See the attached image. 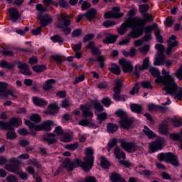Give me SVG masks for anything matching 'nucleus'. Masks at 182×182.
I'll return each mask as SVG.
<instances>
[{
	"instance_id": "1",
	"label": "nucleus",
	"mask_w": 182,
	"mask_h": 182,
	"mask_svg": "<svg viewBox=\"0 0 182 182\" xmlns=\"http://www.w3.org/2000/svg\"><path fill=\"white\" fill-rule=\"evenodd\" d=\"M149 70L152 76L156 77L155 79V83H162L164 85L162 89L166 92L167 95H171L172 96L175 95L174 99L181 100L182 88L177 87V83H176L173 77L170 75V73L163 68L161 71L163 75H160V70L153 66L149 67Z\"/></svg>"
},
{
	"instance_id": "2",
	"label": "nucleus",
	"mask_w": 182,
	"mask_h": 182,
	"mask_svg": "<svg viewBox=\"0 0 182 182\" xmlns=\"http://www.w3.org/2000/svg\"><path fill=\"white\" fill-rule=\"evenodd\" d=\"M127 28H132V31L128 34V36H131L134 39H137L140 38L144 33V28L143 27H137L136 23L133 22V18L127 21L124 24L118 28V32L119 35H124L127 32Z\"/></svg>"
},
{
	"instance_id": "3",
	"label": "nucleus",
	"mask_w": 182,
	"mask_h": 182,
	"mask_svg": "<svg viewBox=\"0 0 182 182\" xmlns=\"http://www.w3.org/2000/svg\"><path fill=\"white\" fill-rule=\"evenodd\" d=\"M85 161L81 164V167L85 171V173H89V170H91L92 167H93V163L95 161V157H93V154H95V151L92 147H87L85 150Z\"/></svg>"
},
{
	"instance_id": "4",
	"label": "nucleus",
	"mask_w": 182,
	"mask_h": 182,
	"mask_svg": "<svg viewBox=\"0 0 182 182\" xmlns=\"http://www.w3.org/2000/svg\"><path fill=\"white\" fill-rule=\"evenodd\" d=\"M25 124L26 126H28L31 132H33L34 130L36 132H41L42 130H44L45 132H50V130H52L50 126H53V122L50 120H47L43 122L41 124L36 125L32 123V122H31L30 120H26Z\"/></svg>"
},
{
	"instance_id": "5",
	"label": "nucleus",
	"mask_w": 182,
	"mask_h": 182,
	"mask_svg": "<svg viewBox=\"0 0 182 182\" xmlns=\"http://www.w3.org/2000/svg\"><path fill=\"white\" fill-rule=\"evenodd\" d=\"M82 161L80 159H75L74 161H70V159H66L61 166L54 173V176H58L60 171H63V168H66L67 171H73V168H76L80 166Z\"/></svg>"
},
{
	"instance_id": "6",
	"label": "nucleus",
	"mask_w": 182,
	"mask_h": 182,
	"mask_svg": "<svg viewBox=\"0 0 182 182\" xmlns=\"http://www.w3.org/2000/svg\"><path fill=\"white\" fill-rule=\"evenodd\" d=\"M158 159L160 161H166V163H171L174 167H178L180 163L177 156L171 152L161 153L158 155Z\"/></svg>"
},
{
	"instance_id": "7",
	"label": "nucleus",
	"mask_w": 182,
	"mask_h": 182,
	"mask_svg": "<svg viewBox=\"0 0 182 182\" xmlns=\"http://www.w3.org/2000/svg\"><path fill=\"white\" fill-rule=\"evenodd\" d=\"M22 124L21 118H11L9 122L0 121V129L1 130H12L14 127H19Z\"/></svg>"
},
{
	"instance_id": "8",
	"label": "nucleus",
	"mask_w": 182,
	"mask_h": 182,
	"mask_svg": "<svg viewBox=\"0 0 182 182\" xmlns=\"http://www.w3.org/2000/svg\"><path fill=\"white\" fill-rule=\"evenodd\" d=\"M144 18H140L139 17L132 18V22L135 23L136 27L141 28L144 25H146L147 22H153V16L149 13H144L141 14Z\"/></svg>"
},
{
	"instance_id": "9",
	"label": "nucleus",
	"mask_w": 182,
	"mask_h": 182,
	"mask_svg": "<svg viewBox=\"0 0 182 182\" xmlns=\"http://www.w3.org/2000/svg\"><path fill=\"white\" fill-rule=\"evenodd\" d=\"M155 48H156L158 52H159V55L154 62V66H160V65H164V59L166 58V56L164 55L165 50L164 46L162 44L157 43L155 46Z\"/></svg>"
},
{
	"instance_id": "10",
	"label": "nucleus",
	"mask_w": 182,
	"mask_h": 182,
	"mask_svg": "<svg viewBox=\"0 0 182 182\" xmlns=\"http://www.w3.org/2000/svg\"><path fill=\"white\" fill-rule=\"evenodd\" d=\"M6 87H8L7 83L4 82H0V99H4V97L8 99V95L12 96V97H14L15 100L18 99V97L14 95V92H12L11 90L6 89Z\"/></svg>"
},
{
	"instance_id": "11",
	"label": "nucleus",
	"mask_w": 182,
	"mask_h": 182,
	"mask_svg": "<svg viewBox=\"0 0 182 182\" xmlns=\"http://www.w3.org/2000/svg\"><path fill=\"white\" fill-rule=\"evenodd\" d=\"M121 147L127 151V153H132L137 150V145L134 142H128L124 139H119Z\"/></svg>"
},
{
	"instance_id": "12",
	"label": "nucleus",
	"mask_w": 182,
	"mask_h": 182,
	"mask_svg": "<svg viewBox=\"0 0 182 182\" xmlns=\"http://www.w3.org/2000/svg\"><path fill=\"white\" fill-rule=\"evenodd\" d=\"M120 12V8L119 7H112V11H109L104 14L105 19H111L114 18V19H119L124 16L123 13Z\"/></svg>"
},
{
	"instance_id": "13",
	"label": "nucleus",
	"mask_w": 182,
	"mask_h": 182,
	"mask_svg": "<svg viewBox=\"0 0 182 182\" xmlns=\"http://www.w3.org/2000/svg\"><path fill=\"white\" fill-rule=\"evenodd\" d=\"M163 144H164V139L163 138H158L156 140L151 141L149 144L151 153H156V151L161 150L163 149Z\"/></svg>"
},
{
	"instance_id": "14",
	"label": "nucleus",
	"mask_w": 182,
	"mask_h": 182,
	"mask_svg": "<svg viewBox=\"0 0 182 182\" xmlns=\"http://www.w3.org/2000/svg\"><path fill=\"white\" fill-rule=\"evenodd\" d=\"M119 64L124 73H132L133 72V65L130 60L122 58L119 60Z\"/></svg>"
},
{
	"instance_id": "15",
	"label": "nucleus",
	"mask_w": 182,
	"mask_h": 182,
	"mask_svg": "<svg viewBox=\"0 0 182 182\" xmlns=\"http://www.w3.org/2000/svg\"><path fill=\"white\" fill-rule=\"evenodd\" d=\"M91 53L92 55H99V56L97 57V60L100 63V67L101 68H105V58L103 57V55H102V50H100V48L96 46L94 47L91 50Z\"/></svg>"
},
{
	"instance_id": "16",
	"label": "nucleus",
	"mask_w": 182,
	"mask_h": 182,
	"mask_svg": "<svg viewBox=\"0 0 182 182\" xmlns=\"http://www.w3.org/2000/svg\"><path fill=\"white\" fill-rule=\"evenodd\" d=\"M176 39L177 36H176L175 35H172L167 41V43H168V48L166 50L167 55H171L173 48H175V46H177V45H178V41H176Z\"/></svg>"
},
{
	"instance_id": "17",
	"label": "nucleus",
	"mask_w": 182,
	"mask_h": 182,
	"mask_svg": "<svg viewBox=\"0 0 182 182\" xmlns=\"http://www.w3.org/2000/svg\"><path fill=\"white\" fill-rule=\"evenodd\" d=\"M17 68L20 70V73L21 75H25L26 76H31L32 75V71L29 70V66L28 64L22 62L17 63Z\"/></svg>"
},
{
	"instance_id": "18",
	"label": "nucleus",
	"mask_w": 182,
	"mask_h": 182,
	"mask_svg": "<svg viewBox=\"0 0 182 182\" xmlns=\"http://www.w3.org/2000/svg\"><path fill=\"white\" fill-rule=\"evenodd\" d=\"M9 15L12 22H17L18 19L21 18V14L17 9L11 8L9 10Z\"/></svg>"
},
{
	"instance_id": "19",
	"label": "nucleus",
	"mask_w": 182,
	"mask_h": 182,
	"mask_svg": "<svg viewBox=\"0 0 182 182\" xmlns=\"http://www.w3.org/2000/svg\"><path fill=\"white\" fill-rule=\"evenodd\" d=\"M105 39L102 40L103 43H114L119 38V36H114L108 33L103 34Z\"/></svg>"
},
{
	"instance_id": "20",
	"label": "nucleus",
	"mask_w": 182,
	"mask_h": 182,
	"mask_svg": "<svg viewBox=\"0 0 182 182\" xmlns=\"http://www.w3.org/2000/svg\"><path fill=\"white\" fill-rule=\"evenodd\" d=\"M53 19L52 16L49 14H44L43 18L41 20V27L45 28V26H48L50 23H52Z\"/></svg>"
},
{
	"instance_id": "21",
	"label": "nucleus",
	"mask_w": 182,
	"mask_h": 182,
	"mask_svg": "<svg viewBox=\"0 0 182 182\" xmlns=\"http://www.w3.org/2000/svg\"><path fill=\"white\" fill-rule=\"evenodd\" d=\"M44 141H47L48 144H55L58 140L56 139V135L53 133H48L46 136L43 138Z\"/></svg>"
},
{
	"instance_id": "22",
	"label": "nucleus",
	"mask_w": 182,
	"mask_h": 182,
	"mask_svg": "<svg viewBox=\"0 0 182 182\" xmlns=\"http://www.w3.org/2000/svg\"><path fill=\"white\" fill-rule=\"evenodd\" d=\"M114 154L116 159H118L119 160H121V159L126 160V154H124V151H123L120 147L117 146H116L114 149Z\"/></svg>"
},
{
	"instance_id": "23",
	"label": "nucleus",
	"mask_w": 182,
	"mask_h": 182,
	"mask_svg": "<svg viewBox=\"0 0 182 182\" xmlns=\"http://www.w3.org/2000/svg\"><path fill=\"white\" fill-rule=\"evenodd\" d=\"M119 124L122 129H130V127H133V120L127 117L125 119L120 120Z\"/></svg>"
},
{
	"instance_id": "24",
	"label": "nucleus",
	"mask_w": 182,
	"mask_h": 182,
	"mask_svg": "<svg viewBox=\"0 0 182 182\" xmlns=\"http://www.w3.org/2000/svg\"><path fill=\"white\" fill-rule=\"evenodd\" d=\"M49 109L46 111L45 113L46 114H48L49 116H55L56 113H58V109H59V107L57 104H51L48 105Z\"/></svg>"
},
{
	"instance_id": "25",
	"label": "nucleus",
	"mask_w": 182,
	"mask_h": 182,
	"mask_svg": "<svg viewBox=\"0 0 182 182\" xmlns=\"http://www.w3.org/2000/svg\"><path fill=\"white\" fill-rule=\"evenodd\" d=\"M80 109L82 112V116L84 117H93V112H92V109L90 107L85 105H81Z\"/></svg>"
},
{
	"instance_id": "26",
	"label": "nucleus",
	"mask_w": 182,
	"mask_h": 182,
	"mask_svg": "<svg viewBox=\"0 0 182 182\" xmlns=\"http://www.w3.org/2000/svg\"><path fill=\"white\" fill-rule=\"evenodd\" d=\"M97 12V11L94 8H92L84 14V16L87 21H92V19H95V18H96Z\"/></svg>"
},
{
	"instance_id": "27",
	"label": "nucleus",
	"mask_w": 182,
	"mask_h": 182,
	"mask_svg": "<svg viewBox=\"0 0 182 182\" xmlns=\"http://www.w3.org/2000/svg\"><path fill=\"white\" fill-rule=\"evenodd\" d=\"M56 83V80L50 79L46 81V84L43 86V89L45 92H48V90H50V89H53V85Z\"/></svg>"
},
{
	"instance_id": "28",
	"label": "nucleus",
	"mask_w": 182,
	"mask_h": 182,
	"mask_svg": "<svg viewBox=\"0 0 182 182\" xmlns=\"http://www.w3.org/2000/svg\"><path fill=\"white\" fill-rule=\"evenodd\" d=\"M110 178L112 182H127L120 174L114 172L111 174Z\"/></svg>"
},
{
	"instance_id": "29",
	"label": "nucleus",
	"mask_w": 182,
	"mask_h": 182,
	"mask_svg": "<svg viewBox=\"0 0 182 182\" xmlns=\"http://www.w3.org/2000/svg\"><path fill=\"white\" fill-rule=\"evenodd\" d=\"M33 102L36 106H41V107H43V106H46V105H48V101H45L42 98L38 97H33Z\"/></svg>"
},
{
	"instance_id": "30",
	"label": "nucleus",
	"mask_w": 182,
	"mask_h": 182,
	"mask_svg": "<svg viewBox=\"0 0 182 182\" xmlns=\"http://www.w3.org/2000/svg\"><path fill=\"white\" fill-rule=\"evenodd\" d=\"M132 112H134V113H137V114H140L141 112H143V106L139 104H132L129 106Z\"/></svg>"
},
{
	"instance_id": "31",
	"label": "nucleus",
	"mask_w": 182,
	"mask_h": 182,
	"mask_svg": "<svg viewBox=\"0 0 182 182\" xmlns=\"http://www.w3.org/2000/svg\"><path fill=\"white\" fill-rule=\"evenodd\" d=\"M0 67L3 68L4 69H9L10 70H12L14 68H15V63H8L6 60H1L0 63Z\"/></svg>"
},
{
	"instance_id": "32",
	"label": "nucleus",
	"mask_w": 182,
	"mask_h": 182,
	"mask_svg": "<svg viewBox=\"0 0 182 182\" xmlns=\"http://www.w3.org/2000/svg\"><path fill=\"white\" fill-rule=\"evenodd\" d=\"M6 169L7 171H10V173H15L18 174L19 171V166L15 164H8L6 166Z\"/></svg>"
},
{
	"instance_id": "33",
	"label": "nucleus",
	"mask_w": 182,
	"mask_h": 182,
	"mask_svg": "<svg viewBox=\"0 0 182 182\" xmlns=\"http://www.w3.org/2000/svg\"><path fill=\"white\" fill-rule=\"evenodd\" d=\"M107 130L108 133L113 134L115 132H117V130H119V126H117V124H114L113 123H109L107 125Z\"/></svg>"
},
{
	"instance_id": "34",
	"label": "nucleus",
	"mask_w": 182,
	"mask_h": 182,
	"mask_svg": "<svg viewBox=\"0 0 182 182\" xmlns=\"http://www.w3.org/2000/svg\"><path fill=\"white\" fill-rule=\"evenodd\" d=\"M66 18H68L67 16L60 15L58 16V19L60 22H63L64 26H69L70 25V20Z\"/></svg>"
},
{
	"instance_id": "35",
	"label": "nucleus",
	"mask_w": 182,
	"mask_h": 182,
	"mask_svg": "<svg viewBox=\"0 0 182 182\" xmlns=\"http://www.w3.org/2000/svg\"><path fill=\"white\" fill-rule=\"evenodd\" d=\"M108 69L114 75H120V67L116 64H112V67H109Z\"/></svg>"
},
{
	"instance_id": "36",
	"label": "nucleus",
	"mask_w": 182,
	"mask_h": 182,
	"mask_svg": "<svg viewBox=\"0 0 182 182\" xmlns=\"http://www.w3.org/2000/svg\"><path fill=\"white\" fill-rule=\"evenodd\" d=\"M144 133L149 137V139H153L156 137V134L151 131L147 126L144 127Z\"/></svg>"
},
{
	"instance_id": "37",
	"label": "nucleus",
	"mask_w": 182,
	"mask_h": 182,
	"mask_svg": "<svg viewBox=\"0 0 182 182\" xmlns=\"http://www.w3.org/2000/svg\"><path fill=\"white\" fill-rule=\"evenodd\" d=\"M101 167H102L104 170H107V168L110 167V163L105 156H101Z\"/></svg>"
},
{
	"instance_id": "38",
	"label": "nucleus",
	"mask_w": 182,
	"mask_h": 182,
	"mask_svg": "<svg viewBox=\"0 0 182 182\" xmlns=\"http://www.w3.org/2000/svg\"><path fill=\"white\" fill-rule=\"evenodd\" d=\"M116 116H117V117H119V119H121V120H124L125 119H127V113H126V112H124V110L122 109H119L118 111H117L115 112Z\"/></svg>"
},
{
	"instance_id": "39",
	"label": "nucleus",
	"mask_w": 182,
	"mask_h": 182,
	"mask_svg": "<svg viewBox=\"0 0 182 182\" xmlns=\"http://www.w3.org/2000/svg\"><path fill=\"white\" fill-rule=\"evenodd\" d=\"M32 69L36 73H41V72H45V70H46V66L45 65H34Z\"/></svg>"
},
{
	"instance_id": "40",
	"label": "nucleus",
	"mask_w": 182,
	"mask_h": 182,
	"mask_svg": "<svg viewBox=\"0 0 182 182\" xmlns=\"http://www.w3.org/2000/svg\"><path fill=\"white\" fill-rule=\"evenodd\" d=\"M16 132H15V129H14L9 130L6 133V139L8 140H14V139H16Z\"/></svg>"
},
{
	"instance_id": "41",
	"label": "nucleus",
	"mask_w": 182,
	"mask_h": 182,
	"mask_svg": "<svg viewBox=\"0 0 182 182\" xmlns=\"http://www.w3.org/2000/svg\"><path fill=\"white\" fill-rule=\"evenodd\" d=\"M78 124H80V126H84V127L87 126V127H90V126H93V123L92 122V121L87 119H82L78 122Z\"/></svg>"
},
{
	"instance_id": "42",
	"label": "nucleus",
	"mask_w": 182,
	"mask_h": 182,
	"mask_svg": "<svg viewBox=\"0 0 182 182\" xmlns=\"http://www.w3.org/2000/svg\"><path fill=\"white\" fill-rule=\"evenodd\" d=\"M122 86L123 84L120 81H117L115 82V87L113 88L114 93H121Z\"/></svg>"
},
{
	"instance_id": "43",
	"label": "nucleus",
	"mask_w": 182,
	"mask_h": 182,
	"mask_svg": "<svg viewBox=\"0 0 182 182\" xmlns=\"http://www.w3.org/2000/svg\"><path fill=\"white\" fill-rule=\"evenodd\" d=\"M50 39L53 42H58L59 45H62L63 43V38L60 37L59 35L53 36L50 37Z\"/></svg>"
},
{
	"instance_id": "44",
	"label": "nucleus",
	"mask_w": 182,
	"mask_h": 182,
	"mask_svg": "<svg viewBox=\"0 0 182 182\" xmlns=\"http://www.w3.org/2000/svg\"><path fill=\"white\" fill-rule=\"evenodd\" d=\"M159 25L157 23H154L152 26H148L145 28V33H150L153 32V29H158Z\"/></svg>"
},
{
	"instance_id": "45",
	"label": "nucleus",
	"mask_w": 182,
	"mask_h": 182,
	"mask_svg": "<svg viewBox=\"0 0 182 182\" xmlns=\"http://www.w3.org/2000/svg\"><path fill=\"white\" fill-rule=\"evenodd\" d=\"M79 147V142H74L73 144H67L65 145V148L67 150H76V149H77Z\"/></svg>"
},
{
	"instance_id": "46",
	"label": "nucleus",
	"mask_w": 182,
	"mask_h": 182,
	"mask_svg": "<svg viewBox=\"0 0 182 182\" xmlns=\"http://www.w3.org/2000/svg\"><path fill=\"white\" fill-rule=\"evenodd\" d=\"M150 65V61L149 60V58H145L143 60V63L141 67L139 68V70H144L149 68Z\"/></svg>"
},
{
	"instance_id": "47",
	"label": "nucleus",
	"mask_w": 182,
	"mask_h": 182,
	"mask_svg": "<svg viewBox=\"0 0 182 182\" xmlns=\"http://www.w3.org/2000/svg\"><path fill=\"white\" fill-rule=\"evenodd\" d=\"M159 132L161 134H166L168 132V128L167 127V124L163 123L159 126Z\"/></svg>"
},
{
	"instance_id": "48",
	"label": "nucleus",
	"mask_w": 182,
	"mask_h": 182,
	"mask_svg": "<svg viewBox=\"0 0 182 182\" xmlns=\"http://www.w3.org/2000/svg\"><path fill=\"white\" fill-rule=\"evenodd\" d=\"M61 141H63V143H69V141H72V136L69 133L65 134L61 137Z\"/></svg>"
},
{
	"instance_id": "49",
	"label": "nucleus",
	"mask_w": 182,
	"mask_h": 182,
	"mask_svg": "<svg viewBox=\"0 0 182 182\" xmlns=\"http://www.w3.org/2000/svg\"><path fill=\"white\" fill-rule=\"evenodd\" d=\"M140 90V84L136 83L134 86L132 87V90L129 92L130 95L134 96L136 93H139V90Z\"/></svg>"
},
{
	"instance_id": "50",
	"label": "nucleus",
	"mask_w": 182,
	"mask_h": 182,
	"mask_svg": "<svg viewBox=\"0 0 182 182\" xmlns=\"http://www.w3.org/2000/svg\"><path fill=\"white\" fill-rule=\"evenodd\" d=\"M107 119V114L106 112L100 113L97 115V119L99 120L100 124L103 123V120H106Z\"/></svg>"
},
{
	"instance_id": "51",
	"label": "nucleus",
	"mask_w": 182,
	"mask_h": 182,
	"mask_svg": "<svg viewBox=\"0 0 182 182\" xmlns=\"http://www.w3.org/2000/svg\"><path fill=\"white\" fill-rule=\"evenodd\" d=\"M149 8L150 7L147 4H141L139 6L140 14H146L147 12V11H149Z\"/></svg>"
},
{
	"instance_id": "52",
	"label": "nucleus",
	"mask_w": 182,
	"mask_h": 182,
	"mask_svg": "<svg viewBox=\"0 0 182 182\" xmlns=\"http://www.w3.org/2000/svg\"><path fill=\"white\" fill-rule=\"evenodd\" d=\"M95 38V34L93 33H89L85 36H84L82 42L83 43H86V42H89V41H92Z\"/></svg>"
},
{
	"instance_id": "53",
	"label": "nucleus",
	"mask_w": 182,
	"mask_h": 182,
	"mask_svg": "<svg viewBox=\"0 0 182 182\" xmlns=\"http://www.w3.org/2000/svg\"><path fill=\"white\" fill-rule=\"evenodd\" d=\"M155 36L156 41L159 42V43H163V36H161V34L160 33V29H156L155 31Z\"/></svg>"
},
{
	"instance_id": "54",
	"label": "nucleus",
	"mask_w": 182,
	"mask_h": 182,
	"mask_svg": "<svg viewBox=\"0 0 182 182\" xmlns=\"http://www.w3.org/2000/svg\"><path fill=\"white\" fill-rule=\"evenodd\" d=\"M28 164H33L34 165L36 168H41V164L38 162V161L35 159H30L28 161Z\"/></svg>"
},
{
	"instance_id": "55",
	"label": "nucleus",
	"mask_w": 182,
	"mask_h": 182,
	"mask_svg": "<svg viewBox=\"0 0 182 182\" xmlns=\"http://www.w3.org/2000/svg\"><path fill=\"white\" fill-rule=\"evenodd\" d=\"M139 174L144 176V177L145 178H147L153 176V171L150 170H143L141 172H139Z\"/></svg>"
},
{
	"instance_id": "56",
	"label": "nucleus",
	"mask_w": 182,
	"mask_h": 182,
	"mask_svg": "<svg viewBox=\"0 0 182 182\" xmlns=\"http://www.w3.org/2000/svg\"><path fill=\"white\" fill-rule=\"evenodd\" d=\"M30 119L32 122H34V123H39V122L41 120V116H39L38 114L31 115Z\"/></svg>"
},
{
	"instance_id": "57",
	"label": "nucleus",
	"mask_w": 182,
	"mask_h": 182,
	"mask_svg": "<svg viewBox=\"0 0 182 182\" xmlns=\"http://www.w3.org/2000/svg\"><path fill=\"white\" fill-rule=\"evenodd\" d=\"M94 107L96 112H103V110L105 109V108L103 107V105H102L100 102H95Z\"/></svg>"
},
{
	"instance_id": "58",
	"label": "nucleus",
	"mask_w": 182,
	"mask_h": 182,
	"mask_svg": "<svg viewBox=\"0 0 182 182\" xmlns=\"http://www.w3.org/2000/svg\"><path fill=\"white\" fill-rule=\"evenodd\" d=\"M117 144V139H113L109 144H108V147H107V151H110Z\"/></svg>"
},
{
	"instance_id": "59",
	"label": "nucleus",
	"mask_w": 182,
	"mask_h": 182,
	"mask_svg": "<svg viewBox=\"0 0 182 182\" xmlns=\"http://www.w3.org/2000/svg\"><path fill=\"white\" fill-rule=\"evenodd\" d=\"M170 139L174 141H180L181 136L178 134L173 133L170 134Z\"/></svg>"
},
{
	"instance_id": "60",
	"label": "nucleus",
	"mask_w": 182,
	"mask_h": 182,
	"mask_svg": "<svg viewBox=\"0 0 182 182\" xmlns=\"http://www.w3.org/2000/svg\"><path fill=\"white\" fill-rule=\"evenodd\" d=\"M18 176L20 177V178H21V180H24L26 181L28 180V178H29V176L28 175V173L23 172V171H19L18 173H17Z\"/></svg>"
},
{
	"instance_id": "61",
	"label": "nucleus",
	"mask_w": 182,
	"mask_h": 182,
	"mask_svg": "<svg viewBox=\"0 0 182 182\" xmlns=\"http://www.w3.org/2000/svg\"><path fill=\"white\" fill-rule=\"evenodd\" d=\"M172 124H173L174 127H181L182 125L181 120L177 119L176 118H173L172 119Z\"/></svg>"
},
{
	"instance_id": "62",
	"label": "nucleus",
	"mask_w": 182,
	"mask_h": 182,
	"mask_svg": "<svg viewBox=\"0 0 182 182\" xmlns=\"http://www.w3.org/2000/svg\"><path fill=\"white\" fill-rule=\"evenodd\" d=\"M71 35L73 38H77V36H80V35H82V29L78 28L74 30Z\"/></svg>"
},
{
	"instance_id": "63",
	"label": "nucleus",
	"mask_w": 182,
	"mask_h": 182,
	"mask_svg": "<svg viewBox=\"0 0 182 182\" xmlns=\"http://www.w3.org/2000/svg\"><path fill=\"white\" fill-rule=\"evenodd\" d=\"M6 181H7V182H18V178H16L14 175H9V176H7V177L6 178Z\"/></svg>"
},
{
	"instance_id": "64",
	"label": "nucleus",
	"mask_w": 182,
	"mask_h": 182,
	"mask_svg": "<svg viewBox=\"0 0 182 182\" xmlns=\"http://www.w3.org/2000/svg\"><path fill=\"white\" fill-rule=\"evenodd\" d=\"M26 170L28 174L33 175V177L38 176V173H35V168L32 166H28Z\"/></svg>"
}]
</instances>
